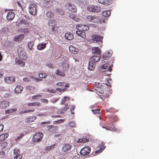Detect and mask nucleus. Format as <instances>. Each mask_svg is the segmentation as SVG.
<instances>
[{
	"label": "nucleus",
	"mask_w": 159,
	"mask_h": 159,
	"mask_svg": "<svg viewBox=\"0 0 159 159\" xmlns=\"http://www.w3.org/2000/svg\"><path fill=\"white\" fill-rule=\"evenodd\" d=\"M42 97V96L40 94H37L34 95L32 97V99H38L39 98Z\"/></svg>",
	"instance_id": "c03bdc74"
},
{
	"label": "nucleus",
	"mask_w": 159,
	"mask_h": 159,
	"mask_svg": "<svg viewBox=\"0 0 159 159\" xmlns=\"http://www.w3.org/2000/svg\"><path fill=\"white\" fill-rule=\"evenodd\" d=\"M24 136L23 134H21L19 135V136H17L15 139V141H17L21 138H22Z\"/></svg>",
	"instance_id": "a18cd8bd"
},
{
	"label": "nucleus",
	"mask_w": 159,
	"mask_h": 159,
	"mask_svg": "<svg viewBox=\"0 0 159 159\" xmlns=\"http://www.w3.org/2000/svg\"><path fill=\"white\" fill-rule=\"evenodd\" d=\"M98 2L99 3L105 5H108L111 3L110 1L107 0H98Z\"/></svg>",
	"instance_id": "a878e982"
},
{
	"label": "nucleus",
	"mask_w": 159,
	"mask_h": 159,
	"mask_svg": "<svg viewBox=\"0 0 159 159\" xmlns=\"http://www.w3.org/2000/svg\"><path fill=\"white\" fill-rule=\"evenodd\" d=\"M34 45V43L33 42H30L29 43L28 47L30 49H32L33 46Z\"/></svg>",
	"instance_id": "5fc2aeb1"
},
{
	"label": "nucleus",
	"mask_w": 159,
	"mask_h": 159,
	"mask_svg": "<svg viewBox=\"0 0 159 159\" xmlns=\"http://www.w3.org/2000/svg\"><path fill=\"white\" fill-rule=\"evenodd\" d=\"M69 50L70 52L74 54H75L77 53V49L73 46L70 45L69 46Z\"/></svg>",
	"instance_id": "aec40b11"
},
{
	"label": "nucleus",
	"mask_w": 159,
	"mask_h": 159,
	"mask_svg": "<svg viewBox=\"0 0 159 159\" xmlns=\"http://www.w3.org/2000/svg\"><path fill=\"white\" fill-rule=\"evenodd\" d=\"M100 98L102 99H103V98H108V95L106 93V92L102 95L100 94Z\"/></svg>",
	"instance_id": "864d4df0"
},
{
	"label": "nucleus",
	"mask_w": 159,
	"mask_h": 159,
	"mask_svg": "<svg viewBox=\"0 0 159 159\" xmlns=\"http://www.w3.org/2000/svg\"><path fill=\"white\" fill-rule=\"evenodd\" d=\"M46 15L48 18H52L54 16V15L51 11H49L46 13Z\"/></svg>",
	"instance_id": "4c0bfd02"
},
{
	"label": "nucleus",
	"mask_w": 159,
	"mask_h": 159,
	"mask_svg": "<svg viewBox=\"0 0 159 159\" xmlns=\"http://www.w3.org/2000/svg\"><path fill=\"white\" fill-rule=\"evenodd\" d=\"M67 5L69 11L74 13L76 12L77 10L76 8V7L73 4L68 2Z\"/></svg>",
	"instance_id": "ddd939ff"
},
{
	"label": "nucleus",
	"mask_w": 159,
	"mask_h": 159,
	"mask_svg": "<svg viewBox=\"0 0 159 159\" xmlns=\"http://www.w3.org/2000/svg\"><path fill=\"white\" fill-rule=\"evenodd\" d=\"M17 110V109L16 108H15L11 109H8V110H7L5 111V113L6 114H8L10 113H11V112H12L14 111H16Z\"/></svg>",
	"instance_id": "37998d69"
},
{
	"label": "nucleus",
	"mask_w": 159,
	"mask_h": 159,
	"mask_svg": "<svg viewBox=\"0 0 159 159\" xmlns=\"http://www.w3.org/2000/svg\"><path fill=\"white\" fill-rule=\"evenodd\" d=\"M62 68L63 71H65L67 70L68 67V65L66 63L62 64Z\"/></svg>",
	"instance_id": "ea45409f"
},
{
	"label": "nucleus",
	"mask_w": 159,
	"mask_h": 159,
	"mask_svg": "<svg viewBox=\"0 0 159 159\" xmlns=\"http://www.w3.org/2000/svg\"><path fill=\"white\" fill-rule=\"evenodd\" d=\"M69 16L70 18L73 19L74 20H75V19L76 17V16L74 14H70Z\"/></svg>",
	"instance_id": "338daca9"
},
{
	"label": "nucleus",
	"mask_w": 159,
	"mask_h": 159,
	"mask_svg": "<svg viewBox=\"0 0 159 159\" xmlns=\"http://www.w3.org/2000/svg\"><path fill=\"white\" fill-rule=\"evenodd\" d=\"M100 109H99L92 110V111L93 113L94 114H99L100 113Z\"/></svg>",
	"instance_id": "6e6d98bb"
},
{
	"label": "nucleus",
	"mask_w": 159,
	"mask_h": 159,
	"mask_svg": "<svg viewBox=\"0 0 159 159\" xmlns=\"http://www.w3.org/2000/svg\"><path fill=\"white\" fill-rule=\"evenodd\" d=\"M69 125L71 127L75 128L76 126L75 123L73 121H70L69 123Z\"/></svg>",
	"instance_id": "8fccbe9b"
},
{
	"label": "nucleus",
	"mask_w": 159,
	"mask_h": 159,
	"mask_svg": "<svg viewBox=\"0 0 159 159\" xmlns=\"http://www.w3.org/2000/svg\"><path fill=\"white\" fill-rule=\"evenodd\" d=\"M46 44L45 43H42L39 44L37 45V49L39 50H43L46 47Z\"/></svg>",
	"instance_id": "cd10ccee"
},
{
	"label": "nucleus",
	"mask_w": 159,
	"mask_h": 159,
	"mask_svg": "<svg viewBox=\"0 0 159 159\" xmlns=\"http://www.w3.org/2000/svg\"><path fill=\"white\" fill-rule=\"evenodd\" d=\"M37 117L35 116H30L28 118H26L25 120V122L30 123L33 122L36 119Z\"/></svg>",
	"instance_id": "a211bd4d"
},
{
	"label": "nucleus",
	"mask_w": 159,
	"mask_h": 159,
	"mask_svg": "<svg viewBox=\"0 0 159 159\" xmlns=\"http://www.w3.org/2000/svg\"><path fill=\"white\" fill-rule=\"evenodd\" d=\"M107 62V61L105 62ZM113 64L107 63H106L101 67V71L102 72H105L108 70L109 72H111L112 70V67Z\"/></svg>",
	"instance_id": "f03ea898"
},
{
	"label": "nucleus",
	"mask_w": 159,
	"mask_h": 159,
	"mask_svg": "<svg viewBox=\"0 0 159 159\" xmlns=\"http://www.w3.org/2000/svg\"><path fill=\"white\" fill-rule=\"evenodd\" d=\"M35 111L34 109L31 110H27L24 111H22L19 112L20 114H22L25 113H27L31 112H34Z\"/></svg>",
	"instance_id": "58836bf2"
},
{
	"label": "nucleus",
	"mask_w": 159,
	"mask_h": 159,
	"mask_svg": "<svg viewBox=\"0 0 159 159\" xmlns=\"http://www.w3.org/2000/svg\"><path fill=\"white\" fill-rule=\"evenodd\" d=\"M95 63H93L89 60L88 69L89 70H94L95 67Z\"/></svg>",
	"instance_id": "f3484780"
},
{
	"label": "nucleus",
	"mask_w": 159,
	"mask_h": 159,
	"mask_svg": "<svg viewBox=\"0 0 159 159\" xmlns=\"http://www.w3.org/2000/svg\"><path fill=\"white\" fill-rule=\"evenodd\" d=\"M24 37L23 34L18 35L14 38V41L15 42L20 41L24 38Z\"/></svg>",
	"instance_id": "dca6fc26"
},
{
	"label": "nucleus",
	"mask_w": 159,
	"mask_h": 159,
	"mask_svg": "<svg viewBox=\"0 0 159 159\" xmlns=\"http://www.w3.org/2000/svg\"><path fill=\"white\" fill-rule=\"evenodd\" d=\"M88 10L90 12H98L101 11L100 7L97 6H89L88 7Z\"/></svg>",
	"instance_id": "6e6552de"
},
{
	"label": "nucleus",
	"mask_w": 159,
	"mask_h": 159,
	"mask_svg": "<svg viewBox=\"0 0 159 159\" xmlns=\"http://www.w3.org/2000/svg\"><path fill=\"white\" fill-rule=\"evenodd\" d=\"M15 16V13L12 12H9L8 13L7 15V19L9 21L12 20Z\"/></svg>",
	"instance_id": "2eb2a0df"
},
{
	"label": "nucleus",
	"mask_w": 159,
	"mask_h": 159,
	"mask_svg": "<svg viewBox=\"0 0 159 159\" xmlns=\"http://www.w3.org/2000/svg\"><path fill=\"white\" fill-rule=\"evenodd\" d=\"M65 37L68 40H72L74 38L73 35L72 33H67L65 34Z\"/></svg>",
	"instance_id": "4be33fe9"
},
{
	"label": "nucleus",
	"mask_w": 159,
	"mask_h": 159,
	"mask_svg": "<svg viewBox=\"0 0 159 159\" xmlns=\"http://www.w3.org/2000/svg\"><path fill=\"white\" fill-rule=\"evenodd\" d=\"M16 63L21 66H24L25 64V63L24 61L17 58L16 59Z\"/></svg>",
	"instance_id": "72a5a7b5"
},
{
	"label": "nucleus",
	"mask_w": 159,
	"mask_h": 159,
	"mask_svg": "<svg viewBox=\"0 0 159 159\" xmlns=\"http://www.w3.org/2000/svg\"><path fill=\"white\" fill-rule=\"evenodd\" d=\"M9 136L8 133H5L0 135V142L6 139Z\"/></svg>",
	"instance_id": "bb28decb"
},
{
	"label": "nucleus",
	"mask_w": 159,
	"mask_h": 159,
	"mask_svg": "<svg viewBox=\"0 0 159 159\" xmlns=\"http://www.w3.org/2000/svg\"><path fill=\"white\" fill-rule=\"evenodd\" d=\"M102 88V85L99 83L95 82V87L94 88L95 89H101Z\"/></svg>",
	"instance_id": "a19ab883"
},
{
	"label": "nucleus",
	"mask_w": 159,
	"mask_h": 159,
	"mask_svg": "<svg viewBox=\"0 0 159 159\" xmlns=\"http://www.w3.org/2000/svg\"><path fill=\"white\" fill-rule=\"evenodd\" d=\"M76 28L78 30L83 31L88 30L89 29V27L85 25H78L76 26Z\"/></svg>",
	"instance_id": "9b49d317"
},
{
	"label": "nucleus",
	"mask_w": 159,
	"mask_h": 159,
	"mask_svg": "<svg viewBox=\"0 0 159 159\" xmlns=\"http://www.w3.org/2000/svg\"><path fill=\"white\" fill-rule=\"evenodd\" d=\"M21 25H25L27 26L29 25V23L27 21L22 19H21Z\"/></svg>",
	"instance_id": "bf43d9fd"
},
{
	"label": "nucleus",
	"mask_w": 159,
	"mask_h": 159,
	"mask_svg": "<svg viewBox=\"0 0 159 159\" xmlns=\"http://www.w3.org/2000/svg\"><path fill=\"white\" fill-rule=\"evenodd\" d=\"M89 141V139H88L87 138H83V139H79L77 141V142L78 143H85Z\"/></svg>",
	"instance_id": "c9c22d12"
},
{
	"label": "nucleus",
	"mask_w": 159,
	"mask_h": 159,
	"mask_svg": "<svg viewBox=\"0 0 159 159\" xmlns=\"http://www.w3.org/2000/svg\"><path fill=\"white\" fill-rule=\"evenodd\" d=\"M4 80L7 83L10 84L15 82L16 78L13 77H7L4 78Z\"/></svg>",
	"instance_id": "4468645a"
},
{
	"label": "nucleus",
	"mask_w": 159,
	"mask_h": 159,
	"mask_svg": "<svg viewBox=\"0 0 159 159\" xmlns=\"http://www.w3.org/2000/svg\"><path fill=\"white\" fill-rule=\"evenodd\" d=\"M56 30L55 29L54 27H51L49 28V32L51 34H53L55 33Z\"/></svg>",
	"instance_id": "603ef678"
},
{
	"label": "nucleus",
	"mask_w": 159,
	"mask_h": 159,
	"mask_svg": "<svg viewBox=\"0 0 159 159\" xmlns=\"http://www.w3.org/2000/svg\"><path fill=\"white\" fill-rule=\"evenodd\" d=\"M64 71L61 70L59 69H57L55 73L57 75H59L61 76H65V74L64 72Z\"/></svg>",
	"instance_id": "c85d7f7f"
},
{
	"label": "nucleus",
	"mask_w": 159,
	"mask_h": 159,
	"mask_svg": "<svg viewBox=\"0 0 159 159\" xmlns=\"http://www.w3.org/2000/svg\"><path fill=\"white\" fill-rule=\"evenodd\" d=\"M39 76L40 78H45L47 77V75L44 73H41L39 74Z\"/></svg>",
	"instance_id": "49530a36"
},
{
	"label": "nucleus",
	"mask_w": 159,
	"mask_h": 159,
	"mask_svg": "<svg viewBox=\"0 0 159 159\" xmlns=\"http://www.w3.org/2000/svg\"><path fill=\"white\" fill-rule=\"evenodd\" d=\"M11 96V95L9 93H6L4 95V97L6 98L10 97Z\"/></svg>",
	"instance_id": "774afa93"
},
{
	"label": "nucleus",
	"mask_w": 159,
	"mask_h": 159,
	"mask_svg": "<svg viewBox=\"0 0 159 159\" xmlns=\"http://www.w3.org/2000/svg\"><path fill=\"white\" fill-rule=\"evenodd\" d=\"M111 15V12L109 11L106 10L102 12V15L104 17L109 16Z\"/></svg>",
	"instance_id": "2f4dec72"
},
{
	"label": "nucleus",
	"mask_w": 159,
	"mask_h": 159,
	"mask_svg": "<svg viewBox=\"0 0 159 159\" xmlns=\"http://www.w3.org/2000/svg\"><path fill=\"white\" fill-rule=\"evenodd\" d=\"M69 99V98L67 97H65L61 101V104H64L66 102V99Z\"/></svg>",
	"instance_id": "680f3d73"
},
{
	"label": "nucleus",
	"mask_w": 159,
	"mask_h": 159,
	"mask_svg": "<svg viewBox=\"0 0 159 159\" xmlns=\"http://www.w3.org/2000/svg\"><path fill=\"white\" fill-rule=\"evenodd\" d=\"M76 33L78 35L83 38H85L86 37L85 32L82 31L78 30L76 31Z\"/></svg>",
	"instance_id": "412c9836"
},
{
	"label": "nucleus",
	"mask_w": 159,
	"mask_h": 159,
	"mask_svg": "<svg viewBox=\"0 0 159 159\" xmlns=\"http://www.w3.org/2000/svg\"><path fill=\"white\" fill-rule=\"evenodd\" d=\"M13 153L16 156L20 154V151L19 149H15L14 150Z\"/></svg>",
	"instance_id": "de8ad7c7"
},
{
	"label": "nucleus",
	"mask_w": 159,
	"mask_h": 159,
	"mask_svg": "<svg viewBox=\"0 0 159 159\" xmlns=\"http://www.w3.org/2000/svg\"><path fill=\"white\" fill-rule=\"evenodd\" d=\"M91 151V148L89 146H86L83 148L80 151V154L83 156L89 154Z\"/></svg>",
	"instance_id": "423d86ee"
},
{
	"label": "nucleus",
	"mask_w": 159,
	"mask_h": 159,
	"mask_svg": "<svg viewBox=\"0 0 159 159\" xmlns=\"http://www.w3.org/2000/svg\"><path fill=\"white\" fill-rule=\"evenodd\" d=\"M56 21L54 20H50L49 21L48 24L49 27H55L56 24Z\"/></svg>",
	"instance_id": "c756f323"
},
{
	"label": "nucleus",
	"mask_w": 159,
	"mask_h": 159,
	"mask_svg": "<svg viewBox=\"0 0 159 159\" xmlns=\"http://www.w3.org/2000/svg\"><path fill=\"white\" fill-rule=\"evenodd\" d=\"M22 157V155L21 154H20L14 157V159H21Z\"/></svg>",
	"instance_id": "0e129e2a"
},
{
	"label": "nucleus",
	"mask_w": 159,
	"mask_h": 159,
	"mask_svg": "<svg viewBox=\"0 0 159 159\" xmlns=\"http://www.w3.org/2000/svg\"><path fill=\"white\" fill-rule=\"evenodd\" d=\"M92 52L94 54H100V50L98 47L93 48L92 49Z\"/></svg>",
	"instance_id": "7c9ffc66"
},
{
	"label": "nucleus",
	"mask_w": 159,
	"mask_h": 159,
	"mask_svg": "<svg viewBox=\"0 0 159 159\" xmlns=\"http://www.w3.org/2000/svg\"><path fill=\"white\" fill-rule=\"evenodd\" d=\"M40 105V103L38 102H31L27 104L28 106H39Z\"/></svg>",
	"instance_id": "e433bc0d"
},
{
	"label": "nucleus",
	"mask_w": 159,
	"mask_h": 159,
	"mask_svg": "<svg viewBox=\"0 0 159 159\" xmlns=\"http://www.w3.org/2000/svg\"><path fill=\"white\" fill-rule=\"evenodd\" d=\"M23 87L20 85H17L15 89V92L17 93H20L23 90Z\"/></svg>",
	"instance_id": "5701e85b"
},
{
	"label": "nucleus",
	"mask_w": 159,
	"mask_h": 159,
	"mask_svg": "<svg viewBox=\"0 0 159 159\" xmlns=\"http://www.w3.org/2000/svg\"><path fill=\"white\" fill-rule=\"evenodd\" d=\"M92 40L94 43L102 42V39L103 37L101 36L94 34L92 36Z\"/></svg>",
	"instance_id": "1a4fd4ad"
},
{
	"label": "nucleus",
	"mask_w": 159,
	"mask_h": 159,
	"mask_svg": "<svg viewBox=\"0 0 159 159\" xmlns=\"http://www.w3.org/2000/svg\"><path fill=\"white\" fill-rule=\"evenodd\" d=\"M43 136V134L42 132H39L36 133L33 137V142L35 143L39 142L41 141Z\"/></svg>",
	"instance_id": "7ed1b4c3"
},
{
	"label": "nucleus",
	"mask_w": 159,
	"mask_h": 159,
	"mask_svg": "<svg viewBox=\"0 0 159 159\" xmlns=\"http://www.w3.org/2000/svg\"><path fill=\"white\" fill-rule=\"evenodd\" d=\"M48 127V131L51 132H53L57 130L58 129L57 127L54 125H49Z\"/></svg>",
	"instance_id": "393cba45"
},
{
	"label": "nucleus",
	"mask_w": 159,
	"mask_h": 159,
	"mask_svg": "<svg viewBox=\"0 0 159 159\" xmlns=\"http://www.w3.org/2000/svg\"><path fill=\"white\" fill-rule=\"evenodd\" d=\"M21 31L22 32H24V33H27L29 32V30L27 28H25L22 29L21 30Z\"/></svg>",
	"instance_id": "69168bd1"
},
{
	"label": "nucleus",
	"mask_w": 159,
	"mask_h": 159,
	"mask_svg": "<svg viewBox=\"0 0 159 159\" xmlns=\"http://www.w3.org/2000/svg\"><path fill=\"white\" fill-rule=\"evenodd\" d=\"M86 19L89 22L94 23L97 22L98 20V18L97 17L91 15L87 16Z\"/></svg>",
	"instance_id": "f8f14e48"
},
{
	"label": "nucleus",
	"mask_w": 159,
	"mask_h": 159,
	"mask_svg": "<svg viewBox=\"0 0 159 159\" xmlns=\"http://www.w3.org/2000/svg\"><path fill=\"white\" fill-rule=\"evenodd\" d=\"M100 58V54H94L89 59V60L93 63H96L98 61Z\"/></svg>",
	"instance_id": "9d476101"
},
{
	"label": "nucleus",
	"mask_w": 159,
	"mask_h": 159,
	"mask_svg": "<svg viewBox=\"0 0 159 159\" xmlns=\"http://www.w3.org/2000/svg\"><path fill=\"white\" fill-rule=\"evenodd\" d=\"M26 88L28 89L31 91H33L35 89L34 87L31 85L28 86L26 87Z\"/></svg>",
	"instance_id": "13d9d810"
},
{
	"label": "nucleus",
	"mask_w": 159,
	"mask_h": 159,
	"mask_svg": "<svg viewBox=\"0 0 159 159\" xmlns=\"http://www.w3.org/2000/svg\"><path fill=\"white\" fill-rule=\"evenodd\" d=\"M72 148V146L70 144L65 143L63 145L61 151L64 153L68 154L71 152Z\"/></svg>",
	"instance_id": "f257e3e1"
},
{
	"label": "nucleus",
	"mask_w": 159,
	"mask_h": 159,
	"mask_svg": "<svg viewBox=\"0 0 159 159\" xmlns=\"http://www.w3.org/2000/svg\"><path fill=\"white\" fill-rule=\"evenodd\" d=\"M7 142H4L1 145V147L2 149H5L7 147Z\"/></svg>",
	"instance_id": "4d7b16f0"
},
{
	"label": "nucleus",
	"mask_w": 159,
	"mask_h": 159,
	"mask_svg": "<svg viewBox=\"0 0 159 159\" xmlns=\"http://www.w3.org/2000/svg\"><path fill=\"white\" fill-rule=\"evenodd\" d=\"M101 88V89H95V90H96L97 92H98L99 93L101 94L102 95V94H104L106 92V91L105 90H103Z\"/></svg>",
	"instance_id": "79ce46f5"
},
{
	"label": "nucleus",
	"mask_w": 159,
	"mask_h": 159,
	"mask_svg": "<svg viewBox=\"0 0 159 159\" xmlns=\"http://www.w3.org/2000/svg\"><path fill=\"white\" fill-rule=\"evenodd\" d=\"M57 85L58 86L61 87L62 88H57L56 89V90L60 92L62 91V90L65 89L66 87H69V84L66 83L59 82L57 83Z\"/></svg>",
	"instance_id": "0eeeda50"
},
{
	"label": "nucleus",
	"mask_w": 159,
	"mask_h": 159,
	"mask_svg": "<svg viewBox=\"0 0 159 159\" xmlns=\"http://www.w3.org/2000/svg\"><path fill=\"white\" fill-rule=\"evenodd\" d=\"M45 6L47 7H52L53 5V2L52 1H45L44 2Z\"/></svg>",
	"instance_id": "473e14b6"
},
{
	"label": "nucleus",
	"mask_w": 159,
	"mask_h": 159,
	"mask_svg": "<svg viewBox=\"0 0 159 159\" xmlns=\"http://www.w3.org/2000/svg\"><path fill=\"white\" fill-rule=\"evenodd\" d=\"M118 119V118L117 116H113L110 118L109 121L113 123V122L117 120Z\"/></svg>",
	"instance_id": "f704fd0d"
},
{
	"label": "nucleus",
	"mask_w": 159,
	"mask_h": 159,
	"mask_svg": "<svg viewBox=\"0 0 159 159\" xmlns=\"http://www.w3.org/2000/svg\"><path fill=\"white\" fill-rule=\"evenodd\" d=\"M21 19H19L16 22V25L17 26H21Z\"/></svg>",
	"instance_id": "052dcab7"
},
{
	"label": "nucleus",
	"mask_w": 159,
	"mask_h": 159,
	"mask_svg": "<svg viewBox=\"0 0 159 159\" xmlns=\"http://www.w3.org/2000/svg\"><path fill=\"white\" fill-rule=\"evenodd\" d=\"M69 108L68 105L67 104H66L65 105V107H64V109L63 110L61 111V113H64L65 111L67 110Z\"/></svg>",
	"instance_id": "3c124183"
},
{
	"label": "nucleus",
	"mask_w": 159,
	"mask_h": 159,
	"mask_svg": "<svg viewBox=\"0 0 159 159\" xmlns=\"http://www.w3.org/2000/svg\"><path fill=\"white\" fill-rule=\"evenodd\" d=\"M55 146V144H53L50 146H47L45 148V150L46 151H49L53 148Z\"/></svg>",
	"instance_id": "09e8293b"
},
{
	"label": "nucleus",
	"mask_w": 159,
	"mask_h": 159,
	"mask_svg": "<svg viewBox=\"0 0 159 159\" xmlns=\"http://www.w3.org/2000/svg\"><path fill=\"white\" fill-rule=\"evenodd\" d=\"M102 127L103 128L106 129L107 130H108L111 131H116V127L114 126V123L112 122L108 123L107 125L102 126Z\"/></svg>",
	"instance_id": "39448f33"
},
{
	"label": "nucleus",
	"mask_w": 159,
	"mask_h": 159,
	"mask_svg": "<svg viewBox=\"0 0 159 159\" xmlns=\"http://www.w3.org/2000/svg\"><path fill=\"white\" fill-rule=\"evenodd\" d=\"M37 5L34 3H31L29 5V10L30 13L33 15H35L37 13Z\"/></svg>",
	"instance_id": "20e7f679"
},
{
	"label": "nucleus",
	"mask_w": 159,
	"mask_h": 159,
	"mask_svg": "<svg viewBox=\"0 0 159 159\" xmlns=\"http://www.w3.org/2000/svg\"><path fill=\"white\" fill-rule=\"evenodd\" d=\"M111 55V53L109 52H106L103 54V58L104 60L108 59Z\"/></svg>",
	"instance_id": "b1692460"
},
{
	"label": "nucleus",
	"mask_w": 159,
	"mask_h": 159,
	"mask_svg": "<svg viewBox=\"0 0 159 159\" xmlns=\"http://www.w3.org/2000/svg\"><path fill=\"white\" fill-rule=\"evenodd\" d=\"M104 143H102L101 144V145H100V148H101V149L102 150L101 151H100V152H101V151L103 149H104L105 148L106 146H104Z\"/></svg>",
	"instance_id": "e2e57ef3"
},
{
	"label": "nucleus",
	"mask_w": 159,
	"mask_h": 159,
	"mask_svg": "<svg viewBox=\"0 0 159 159\" xmlns=\"http://www.w3.org/2000/svg\"><path fill=\"white\" fill-rule=\"evenodd\" d=\"M9 102L7 101H3L1 102V107L5 109L9 106Z\"/></svg>",
	"instance_id": "6ab92c4d"
}]
</instances>
